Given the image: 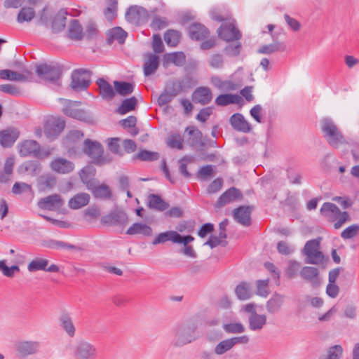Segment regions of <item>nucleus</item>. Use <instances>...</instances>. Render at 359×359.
<instances>
[{"mask_svg":"<svg viewBox=\"0 0 359 359\" xmlns=\"http://www.w3.org/2000/svg\"><path fill=\"white\" fill-rule=\"evenodd\" d=\"M215 102L217 106L224 107L231 104H241L243 98L238 95L222 94L216 97Z\"/></svg>","mask_w":359,"mask_h":359,"instance_id":"nucleus-36","label":"nucleus"},{"mask_svg":"<svg viewBox=\"0 0 359 359\" xmlns=\"http://www.w3.org/2000/svg\"><path fill=\"white\" fill-rule=\"evenodd\" d=\"M163 59L164 63H173L176 66L180 67L185 62L186 57L182 52H174L165 54Z\"/></svg>","mask_w":359,"mask_h":359,"instance_id":"nucleus-47","label":"nucleus"},{"mask_svg":"<svg viewBox=\"0 0 359 359\" xmlns=\"http://www.w3.org/2000/svg\"><path fill=\"white\" fill-rule=\"evenodd\" d=\"M242 198V192L238 189L233 187L228 189L219 197L215 206L220 208Z\"/></svg>","mask_w":359,"mask_h":359,"instance_id":"nucleus-16","label":"nucleus"},{"mask_svg":"<svg viewBox=\"0 0 359 359\" xmlns=\"http://www.w3.org/2000/svg\"><path fill=\"white\" fill-rule=\"evenodd\" d=\"M19 135V131L13 128L1 130L0 132V144L4 148L12 147Z\"/></svg>","mask_w":359,"mask_h":359,"instance_id":"nucleus-22","label":"nucleus"},{"mask_svg":"<svg viewBox=\"0 0 359 359\" xmlns=\"http://www.w3.org/2000/svg\"><path fill=\"white\" fill-rule=\"evenodd\" d=\"M359 233V225L352 224L346 228L341 233V236L344 239H350L355 236Z\"/></svg>","mask_w":359,"mask_h":359,"instance_id":"nucleus-60","label":"nucleus"},{"mask_svg":"<svg viewBox=\"0 0 359 359\" xmlns=\"http://www.w3.org/2000/svg\"><path fill=\"white\" fill-rule=\"evenodd\" d=\"M19 154L21 156H34L41 158L40 144L35 140H25L19 144Z\"/></svg>","mask_w":359,"mask_h":359,"instance_id":"nucleus-17","label":"nucleus"},{"mask_svg":"<svg viewBox=\"0 0 359 359\" xmlns=\"http://www.w3.org/2000/svg\"><path fill=\"white\" fill-rule=\"evenodd\" d=\"M56 183V177L51 174L42 175L37 180V187L40 191H46L53 189Z\"/></svg>","mask_w":359,"mask_h":359,"instance_id":"nucleus-32","label":"nucleus"},{"mask_svg":"<svg viewBox=\"0 0 359 359\" xmlns=\"http://www.w3.org/2000/svg\"><path fill=\"white\" fill-rule=\"evenodd\" d=\"M100 215V208L95 205L88 207L84 212V217L88 222L97 219Z\"/></svg>","mask_w":359,"mask_h":359,"instance_id":"nucleus-55","label":"nucleus"},{"mask_svg":"<svg viewBox=\"0 0 359 359\" xmlns=\"http://www.w3.org/2000/svg\"><path fill=\"white\" fill-rule=\"evenodd\" d=\"M242 50V44L241 42L236 41V43H231L227 45L224 50L226 54L231 57L238 56Z\"/></svg>","mask_w":359,"mask_h":359,"instance_id":"nucleus-57","label":"nucleus"},{"mask_svg":"<svg viewBox=\"0 0 359 359\" xmlns=\"http://www.w3.org/2000/svg\"><path fill=\"white\" fill-rule=\"evenodd\" d=\"M50 168L60 174H67L73 171L74 164L65 158H57L50 163Z\"/></svg>","mask_w":359,"mask_h":359,"instance_id":"nucleus-24","label":"nucleus"},{"mask_svg":"<svg viewBox=\"0 0 359 359\" xmlns=\"http://www.w3.org/2000/svg\"><path fill=\"white\" fill-rule=\"evenodd\" d=\"M168 26V21L165 17L155 15L151 22L150 27L155 31L161 30Z\"/></svg>","mask_w":359,"mask_h":359,"instance_id":"nucleus-58","label":"nucleus"},{"mask_svg":"<svg viewBox=\"0 0 359 359\" xmlns=\"http://www.w3.org/2000/svg\"><path fill=\"white\" fill-rule=\"evenodd\" d=\"M195 86L196 82L194 79L189 76H186L168 81L165 86V90L175 97L182 92H185L187 90L191 89Z\"/></svg>","mask_w":359,"mask_h":359,"instance_id":"nucleus-5","label":"nucleus"},{"mask_svg":"<svg viewBox=\"0 0 359 359\" xmlns=\"http://www.w3.org/2000/svg\"><path fill=\"white\" fill-rule=\"evenodd\" d=\"M67 13L64 9H61L53 18L51 22V30L54 34L61 32L66 26Z\"/></svg>","mask_w":359,"mask_h":359,"instance_id":"nucleus-29","label":"nucleus"},{"mask_svg":"<svg viewBox=\"0 0 359 359\" xmlns=\"http://www.w3.org/2000/svg\"><path fill=\"white\" fill-rule=\"evenodd\" d=\"M15 164V158L13 156L8 157L6 158L4 163V172L6 175H1L0 176V182H6L8 181V175H11L13 172V167Z\"/></svg>","mask_w":359,"mask_h":359,"instance_id":"nucleus-53","label":"nucleus"},{"mask_svg":"<svg viewBox=\"0 0 359 359\" xmlns=\"http://www.w3.org/2000/svg\"><path fill=\"white\" fill-rule=\"evenodd\" d=\"M218 37L226 42L238 41L242 37L241 32L233 22L222 23L217 29Z\"/></svg>","mask_w":359,"mask_h":359,"instance_id":"nucleus-9","label":"nucleus"},{"mask_svg":"<svg viewBox=\"0 0 359 359\" xmlns=\"http://www.w3.org/2000/svg\"><path fill=\"white\" fill-rule=\"evenodd\" d=\"M306 257V263L312 264H320L323 262L324 255L320 250H318L316 252L309 254Z\"/></svg>","mask_w":359,"mask_h":359,"instance_id":"nucleus-62","label":"nucleus"},{"mask_svg":"<svg viewBox=\"0 0 359 359\" xmlns=\"http://www.w3.org/2000/svg\"><path fill=\"white\" fill-rule=\"evenodd\" d=\"M90 195L87 193H79L70 198L69 206L70 208L77 210L88 204Z\"/></svg>","mask_w":359,"mask_h":359,"instance_id":"nucleus-37","label":"nucleus"},{"mask_svg":"<svg viewBox=\"0 0 359 359\" xmlns=\"http://www.w3.org/2000/svg\"><path fill=\"white\" fill-rule=\"evenodd\" d=\"M211 84L221 91H231L237 88L236 85L231 81H222L218 76H213L210 78Z\"/></svg>","mask_w":359,"mask_h":359,"instance_id":"nucleus-39","label":"nucleus"},{"mask_svg":"<svg viewBox=\"0 0 359 359\" xmlns=\"http://www.w3.org/2000/svg\"><path fill=\"white\" fill-rule=\"evenodd\" d=\"M159 66L158 57L155 54L149 53L147 59L145 60L144 64V76H148L155 73Z\"/></svg>","mask_w":359,"mask_h":359,"instance_id":"nucleus-35","label":"nucleus"},{"mask_svg":"<svg viewBox=\"0 0 359 359\" xmlns=\"http://www.w3.org/2000/svg\"><path fill=\"white\" fill-rule=\"evenodd\" d=\"M137 104V100L135 97H131L124 100L121 104L117 108L116 112L119 114H126L134 110Z\"/></svg>","mask_w":359,"mask_h":359,"instance_id":"nucleus-49","label":"nucleus"},{"mask_svg":"<svg viewBox=\"0 0 359 359\" xmlns=\"http://www.w3.org/2000/svg\"><path fill=\"white\" fill-rule=\"evenodd\" d=\"M18 171L20 174L26 173L35 177L41 172V165L37 161H27L18 167Z\"/></svg>","mask_w":359,"mask_h":359,"instance_id":"nucleus-28","label":"nucleus"},{"mask_svg":"<svg viewBox=\"0 0 359 359\" xmlns=\"http://www.w3.org/2000/svg\"><path fill=\"white\" fill-rule=\"evenodd\" d=\"M92 72L87 69H74L71 75V88L75 91H83L86 90L91 81Z\"/></svg>","mask_w":359,"mask_h":359,"instance_id":"nucleus-4","label":"nucleus"},{"mask_svg":"<svg viewBox=\"0 0 359 359\" xmlns=\"http://www.w3.org/2000/svg\"><path fill=\"white\" fill-rule=\"evenodd\" d=\"M253 207L250 205H241L233 211L234 220L244 226H250L252 224L251 215Z\"/></svg>","mask_w":359,"mask_h":359,"instance_id":"nucleus-14","label":"nucleus"},{"mask_svg":"<svg viewBox=\"0 0 359 359\" xmlns=\"http://www.w3.org/2000/svg\"><path fill=\"white\" fill-rule=\"evenodd\" d=\"M16 351L20 357L35 354L39 348V343L36 341H21L16 345Z\"/></svg>","mask_w":359,"mask_h":359,"instance_id":"nucleus-26","label":"nucleus"},{"mask_svg":"<svg viewBox=\"0 0 359 359\" xmlns=\"http://www.w3.org/2000/svg\"><path fill=\"white\" fill-rule=\"evenodd\" d=\"M100 89V95L106 100H111L115 96V90L112 86L103 78L98 79L96 81Z\"/></svg>","mask_w":359,"mask_h":359,"instance_id":"nucleus-31","label":"nucleus"},{"mask_svg":"<svg viewBox=\"0 0 359 359\" xmlns=\"http://www.w3.org/2000/svg\"><path fill=\"white\" fill-rule=\"evenodd\" d=\"M109 40L117 41L119 44L124 43L128 33L120 27H115L109 31Z\"/></svg>","mask_w":359,"mask_h":359,"instance_id":"nucleus-51","label":"nucleus"},{"mask_svg":"<svg viewBox=\"0 0 359 359\" xmlns=\"http://www.w3.org/2000/svg\"><path fill=\"white\" fill-rule=\"evenodd\" d=\"M90 167H85L81 169L79 175L83 184H85L88 190H90L93 196L96 198L102 200H109L112 197V192L109 186L106 184H98V182L90 179L89 173Z\"/></svg>","mask_w":359,"mask_h":359,"instance_id":"nucleus-1","label":"nucleus"},{"mask_svg":"<svg viewBox=\"0 0 359 359\" xmlns=\"http://www.w3.org/2000/svg\"><path fill=\"white\" fill-rule=\"evenodd\" d=\"M147 205L149 208L163 212L169 208V204L159 195L151 194L148 196Z\"/></svg>","mask_w":359,"mask_h":359,"instance_id":"nucleus-33","label":"nucleus"},{"mask_svg":"<svg viewBox=\"0 0 359 359\" xmlns=\"http://www.w3.org/2000/svg\"><path fill=\"white\" fill-rule=\"evenodd\" d=\"M209 65L214 69H221L224 66L223 55L219 53H215L211 55L209 60Z\"/></svg>","mask_w":359,"mask_h":359,"instance_id":"nucleus-63","label":"nucleus"},{"mask_svg":"<svg viewBox=\"0 0 359 359\" xmlns=\"http://www.w3.org/2000/svg\"><path fill=\"white\" fill-rule=\"evenodd\" d=\"M178 238L180 237L177 236V231H168L159 233L152 241V244L156 245L160 243H164L168 241H171L172 243H177Z\"/></svg>","mask_w":359,"mask_h":359,"instance_id":"nucleus-44","label":"nucleus"},{"mask_svg":"<svg viewBox=\"0 0 359 359\" xmlns=\"http://www.w3.org/2000/svg\"><path fill=\"white\" fill-rule=\"evenodd\" d=\"M67 36L73 41H81L84 37L83 27L78 20H72L67 30Z\"/></svg>","mask_w":359,"mask_h":359,"instance_id":"nucleus-30","label":"nucleus"},{"mask_svg":"<svg viewBox=\"0 0 359 359\" xmlns=\"http://www.w3.org/2000/svg\"><path fill=\"white\" fill-rule=\"evenodd\" d=\"M42 245L49 249H66L69 250H79L81 249L76 245L65 243L62 241H55L53 239L43 241Z\"/></svg>","mask_w":359,"mask_h":359,"instance_id":"nucleus-38","label":"nucleus"},{"mask_svg":"<svg viewBox=\"0 0 359 359\" xmlns=\"http://www.w3.org/2000/svg\"><path fill=\"white\" fill-rule=\"evenodd\" d=\"M74 355L76 359H96L97 349L93 344L81 341L76 346Z\"/></svg>","mask_w":359,"mask_h":359,"instance_id":"nucleus-12","label":"nucleus"},{"mask_svg":"<svg viewBox=\"0 0 359 359\" xmlns=\"http://www.w3.org/2000/svg\"><path fill=\"white\" fill-rule=\"evenodd\" d=\"M266 323V316L255 313L249 317V327L251 330H259L262 329Z\"/></svg>","mask_w":359,"mask_h":359,"instance_id":"nucleus-43","label":"nucleus"},{"mask_svg":"<svg viewBox=\"0 0 359 359\" xmlns=\"http://www.w3.org/2000/svg\"><path fill=\"white\" fill-rule=\"evenodd\" d=\"M137 157L142 161H154L159 158L160 155L156 151L142 149L139 151Z\"/></svg>","mask_w":359,"mask_h":359,"instance_id":"nucleus-54","label":"nucleus"},{"mask_svg":"<svg viewBox=\"0 0 359 359\" xmlns=\"http://www.w3.org/2000/svg\"><path fill=\"white\" fill-rule=\"evenodd\" d=\"M49 260L39 257L34 258L27 265V270L34 273L38 271H43L50 273H57L60 271L57 265L52 264L48 266Z\"/></svg>","mask_w":359,"mask_h":359,"instance_id":"nucleus-11","label":"nucleus"},{"mask_svg":"<svg viewBox=\"0 0 359 359\" xmlns=\"http://www.w3.org/2000/svg\"><path fill=\"white\" fill-rule=\"evenodd\" d=\"M180 37V32L175 29H168L164 35L165 41L171 47H175L179 43Z\"/></svg>","mask_w":359,"mask_h":359,"instance_id":"nucleus-52","label":"nucleus"},{"mask_svg":"<svg viewBox=\"0 0 359 359\" xmlns=\"http://www.w3.org/2000/svg\"><path fill=\"white\" fill-rule=\"evenodd\" d=\"M188 34L191 39L194 41H203L209 37L208 29L199 22H194L188 27Z\"/></svg>","mask_w":359,"mask_h":359,"instance_id":"nucleus-18","label":"nucleus"},{"mask_svg":"<svg viewBox=\"0 0 359 359\" xmlns=\"http://www.w3.org/2000/svg\"><path fill=\"white\" fill-rule=\"evenodd\" d=\"M126 233L128 235L140 234L143 236H151L152 235V229L146 224L136 222L127 229Z\"/></svg>","mask_w":359,"mask_h":359,"instance_id":"nucleus-34","label":"nucleus"},{"mask_svg":"<svg viewBox=\"0 0 359 359\" xmlns=\"http://www.w3.org/2000/svg\"><path fill=\"white\" fill-rule=\"evenodd\" d=\"M212 99V94L208 87H198L193 93L192 100L202 105L208 104Z\"/></svg>","mask_w":359,"mask_h":359,"instance_id":"nucleus-25","label":"nucleus"},{"mask_svg":"<svg viewBox=\"0 0 359 359\" xmlns=\"http://www.w3.org/2000/svg\"><path fill=\"white\" fill-rule=\"evenodd\" d=\"M64 201L61 196L57 194L48 196L41 198L38 202V206L43 210L55 211L62 208Z\"/></svg>","mask_w":359,"mask_h":359,"instance_id":"nucleus-15","label":"nucleus"},{"mask_svg":"<svg viewBox=\"0 0 359 359\" xmlns=\"http://www.w3.org/2000/svg\"><path fill=\"white\" fill-rule=\"evenodd\" d=\"M320 238L317 239H312L307 241L304 248V253L306 256L312 252H316L320 250Z\"/></svg>","mask_w":359,"mask_h":359,"instance_id":"nucleus-56","label":"nucleus"},{"mask_svg":"<svg viewBox=\"0 0 359 359\" xmlns=\"http://www.w3.org/2000/svg\"><path fill=\"white\" fill-rule=\"evenodd\" d=\"M229 123L232 128L238 132L248 133L252 130L251 124L240 113L233 114L229 118Z\"/></svg>","mask_w":359,"mask_h":359,"instance_id":"nucleus-19","label":"nucleus"},{"mask_svg":"<svg viewBox=\"0 0 359 359\" xmlns=\"http://www.w3.org/2000/svg\"><path fill=\"white\" fill-rule=\"evenodd\" d=\"M235 293L240 300H246L252 297V288L250 283L243 281L238 284L236 289Z\"/></svg>","mask_w":359,"mask_h":359,"instance_id":"nucleus-41","label":"nucleus"},{"mask_svg":"<svg viewBox=\"0 0 359 359\" xmlns=\"http://www.w3.org/2000/svg\"><path fill=\"white\" fill-rule=\"evenodd\" d=\"M108 6L104 8L103 13L109 22H111L117 16L118 1L107 0Z\"/></svg>","mask_w":359,"mask_h":359,"instance_id":"nucleus-50","label":"nucleus"},{"mask_svg":"<svg viewBox=\"0 0 359 359\" xmlns=\"http://www.w3.org/2000/svg\"><path fill=\"white\" fill-rule=\"evenodd\" d=\"M273 43L261 46L257 50L259 54H272L276 52H284L286 50V45L284 42L276 41L274 34H272Z\"/></svg>","mask_w":359,"mask_h":359,"instance_id":"nucleus-27","label":"nucleus"},{"mask_svg":"<svg viewBox=\"0 0 359 359\" xmlns=\"http://www.w3.org/2000/svg\"><path fill=\"white\" fill-rule=\"evenodd\" d=\"M60 100L64 102L62 112L65 115L85 122L89 120V115L86 111L76 108L81 104V102L65 99H60Z\"/></svg>","mask_w":359,"mask_h":359,"instance_id":"nucleus-7","label":"nucleus"},{"mask_svg":"<svg viewBox=\"0 0 359 359\" xmlns=\"http://www.w3.org/2000/svg\"><path fill=\"white\" fill-rule=\"evenodd\" d=\"M35 15L36 12L33 7L24 6L20 10L17 15V22L20 24L29 22L34 19Z\"/></svg>","mask_w":359,"mask_h":359,"instance_id":"nucleus-42","label":"nucleus"},{"mask_svg":"<svg viewBox=\"0 0 359 359\" xmlns=\"http://www.w3.org/2000/svg\"><path fill=\"white\" fill-rule=\"evenodd\" d=\"M65 121L60 118L48 120L44 125V133L47 138L53 140L57 137L65 129Z\"/></svg>","mask_w":359,"mask_h":359,"instance_id":"nucleus-13","label":"nucleus"},{"mask_svg":"<svg viewBox=\"0 0 359 359\" xmlns=\"http://www.w3.org/2000/svg\"><path fill=\"white\" fill-rule=\"evenodd\" d=\"M233 348L230 339L220 341L215 348V353L217 355H222Z\"/></svg>","mask_w":359,"mask_h":359,"instance_id":"nucleus-59","label":"nucleus"},{"mask_svg":"<svg viewBox=\"0 0 359 359\" xmlns=\"http://www.w3.org/2000/svg\"><path fill=\"white\" fill-rule=\"evenodd\" d=\"M283 297L276 294L266 302V310L270 313L278 312L283 304Z\"/></svg>","mask_w":359,"mask_h":359,"instance_id":"nucleus-48","label":"nucleus"},{"mask_svg":"<svg viewBox=\"0 0 359 359\" xmlns=\"http://www.w3.org/2000/svg\"><path fill=\"white\" fill-rule=\"evenodd\" d=\"M148 17L147 11L144 8L137 5L130 6L125 14L126 21L136 26L145 23Z\"/></svg>","mask_w":359,"mask_h":359,"instance_id":"nucleus-8","label":"nucleus"},{"mask_svg":"<svg viewBox=\"0 0 359 359\" xmlns=\"http://www.w3.org/2000/svg\"><path fill=\"white\" fill-rule=\"evenodd\" d=\"M299 267L300 263L294 260L290 261L288 267L286 270V276L287 278L292 279L296 277Z\"/></svg>","mask_w":359,"mask_h":359,"instance_id":"nucleus-64","label":"nucleus"},{"mask_svg":"<svg viewBox=\"0 0 359 359\" xmlns=\"http://www.w3.org/2000/svg\"><path fill=\"white\" fill-rule=\"evenodd\" d=\"M320 127L323 137L331 147L337 149L340 145L347 143L344 136L331 118H323Z\"/></svg>","mask_w":359,"mask_h":359,"instance_id":"nucleus-2","label":"nucleus"},{"mask_svg":"<svg viewBox=\"0 0 359 359\" xmlns=\"http://www.w3.org/2000/svg\"><path fill=\"white\" fill-rule=\"evenodd\" d=\"M36 74L44 81L60 86L62 68L57 64H40L36 66Z\"/></svg>","mask_w":359,"mask_h":359,"instance_id":"nucleus-3","label":"nucleus"},{"mask_svg":"<svg viewBox=\"0 0 359 359\" xmlns=\"http://www.w3.org/2000/svg\"><path fill=\"white\" fill-rule=\"evenodd\" d=\"M114 86L115 88V93L116 92L122 96H126L131 94L135 88L133 83L126 81H115L114 82Z\"/></svg>","mask_w":359,"mask_h":359,"instance_id":"nucleus-45","label":"nucleus"},{"mask_svg":"<svg viewBox=\"0 0 359 359\" xmlns=\"http://www.w3.org/2000/svg\"><path fill=\"white\" fill-rule=\"evenodd\" d=\"M185 131L187 132L190 136L193 137L191 140V146L194 147L198 144L201 147L205 146V143L202 141L203 134L195 126H188Z\"/></svg>","mask_w":359,"mask_h":359,"instance_id":"nucleus-46","label":"nucleus"},{"mask_svg":"<svg viewBox=\"0 0 359 359\" xmlns=\"http://www.w3.org/2000/svg\"><path fill=\"white\" fill-rule=\"evenodd\" d=\"M83 152L93 159V163L96 165H102L105 163L102 154L104 152L102 144L96 141L86 139L83 142Z\"/></svg>","mask_w":359,"mask_h":359,"instance_id":"nucleus-6","label":"nucleus"},{"mask_svg":"<svg viewBox=\"0 0 359 359\" xmlns=\"http://www.w3.org/2000/svg\"><path fill=\"white\" fill-rule=\"evenodd\" d=\"M320 211L322 215L327 218L331 217V213L334 214L336 216H340L339 219L341 220L343 224L346 222L349 217L347 212H341L334 203L330 202L324 203Z\"/></svg>","mask_w":359,"mask_h":359,"instance_id":"nucleus-20","label":"nucleus"},{"mask_svg":"<svg viewBox=\"0 0 359 359\" xmlns=\"http://www.w3.org/2000/svg\"><path fill=\"white\" fill-rule=\"evenodd\" d=\"M128 215L122 210L116 208L100 219V222L106 226H121L128 222Z\"/></svg>","mask_w":359,"mask_h":359,"instance_id":"nucleus-10","label":"nucleus"},{"mask_svg":"<svg viewBox=\"0 0 359 359\" xmlns=\"http://www.w3.org/2000/svg\"><path fill=\"white\" fill-rule=\"evenodd\" d=\"M196 338L194 327H184L177 331L175 345L183 346L194 341Z\"/></svg>","mask_w":359,"mask_h":359,"instance_id":"nucleus-21","label":"nucleus"},{"mask_svg":"<svg viewBox=\"0 0 359 359\" xmlns=\"http://www.w3.org/2000/svg\"><path fill=\"white\" fill-rule=\"evenodd\" d=\"M59 320L61 327L66 332L68 336L73 337L75 334L76 329L70 314L66 312L62 313Z\"/></svg>","mask_w":359,"mask_h":359,"instance_id":"nucleus-40","label":"nucleus"},{"mask_svg":"<svg viewBox=\"0 0 359 359\" xmlns=\"http://www.w3.org/2000/svg\"><path fill=\"white\" fill-rule=\"evenodd\" d=\"M269 279L266 280H258L256 282L257 286V294L261 297H266L269 294L268 285Z\"/></svg>","mask_w":359,"mask_h":359,"instance_id":"nucleus-61","label":"nucleus"},{"mask_svg":"<svg viewBox=\"0 0 359 359\" xmlns=\"http://www.w3.org/2000/svg\"><path fill=\"white\" fill-rule=\"evenodd\" d=\"M300 276L304 280L310 282L314 287L320 285L319 271L316 267L304 266L300 271Z\"/></svg>","mask_w":359,"mask_h":359,"instance_id":"nucleus-23","label":"nucleus"}]
</instances>
